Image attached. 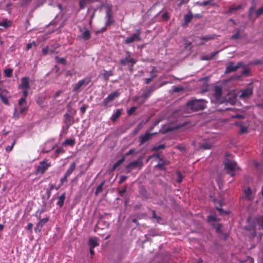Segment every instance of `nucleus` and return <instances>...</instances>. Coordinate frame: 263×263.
Masks as SVG:
<instances>
[{
	"mask_svg": "<svg viewBox=\"0 0 263 263\" xmlns=\"http://www.w3.org/2000/svg\"><path fill=\"white\" fill-rule=\"evenodd\" d=\"M157 77L156 75H152L151 78L145 79V84H148L153 79L156 78Z\"/></svg>",
	"mask_w": 263,
	"mask_h": 263,
	"instance_id": "52",
	"label": "nucleus"
},
{
	"mask_svg": "<svg viewBox=\"0 0 263 263\" xmlns=\"http://www.w3.org/2000/svg\"><path fill=\"white\" fill-rule=\"evenodd\" d=\"M250 73V70L248 68L244 69L241 72L242 75L248 76Z\"/></svg>",
	"mask_w": 263,
	"mask_h": 263,
	"instance_id": "58",
	"label": "nucleus"
},
{
	"mask_svg": "<svg viewBox=\"0 0 263 263\" xmlns=\"http://www.w3.org/2000/svg\"><path fill=\"white\" fill-rule=\"evenodd\" d=\"M89 245L90 248H95L99 245V243L97 242V240L96 238H92L89 240Z\"/></svg>",
	"mask_w": 263,
	"mask_h": 263,
	"instance_id": "32",
	"label": "nucleus"
},
{
	"mask_svg": "<svg viewBox=\"0 0 263 263\" xmlns=\"http://www.w3.org/2000/svg\"><path fill=\"white\" fill-rule=\"evenodd\" d=\"M42 53L43 55H46L49 53V46H46L43 49Z\"/></svg>",
	"mask_w": 263,
	"mask_h": 263,
	"instance_id": "55",
	"label": "nucleus"
},
{
	"mask_svg": "<svg viewBox=\"0 0 263 263\" xmlns=\"http://www.w3.org/2000/svg\"><path fill=\"white\" fill-rule=\"evenodd\" d=\"M200 147L204 149H210L212 147V145L210 143H205L201 144Z\"/></svg>",
	"mask_w": 263,
	"mask_h": 263,
	"instance_id": "42",
	"label": "nucleus"
},
{
	"mask_svg": "<svg viewBox=\"0 0 263 263\" xmlns=\"http://www.w3.org/2000/svg\"><path fill=\"white\" fill-rule=\"evenodd\" d=\"M239 68V66L234 65V63L231 62L226 67L225 73H229L235 71Z\"/></svg>",
	"mask_w": 263,
	"mask_h": 263,
	"instance_id": "22",
	"label": "nucleus"
},
{
	"mask_svg": "<svg viewBox=\"0 0 263 263\" xmlns=\"http://www.w3.org/2000/svg\"><path fill=\"white\" fill-rule=\"evenodd\" d=\"M37 218L40 221L36 223V227L35 228V231L36 232L37 231L41 232L43 226L49 220V217L41 219V216L36 215Z\"/></svg>",
	"mask_w": 263,
	"mask_h": 263,
	"instance_id": "11",
	"label": "nucleus"
},
{
	"mask_svg": "<svg viewBox=\"0 0 263 263\" xmlns=\"http://www.w3.org/2000/svg\"><path fill=\"white\" fill-rule=\"evenodd\" d=\"M141 31L140 29H137L136 33L132 34L131 36L127 37L124 41V43L129 44L134 42H139L141 41L140 37Z\"/></svg>",
	"mask_w": 263,
	"mask_h": 263,
	"instance_id": "7",
	"label": "nucleus"
},
{
	"mask_svg": "<svg viewBox=\"0 0 263 263\" xmlns=\"http://www.w3.org/2000/svg\"><path fill=\"white\" fill-rule=\"evenodd\" d=\"M121 111H122V109H117L115 113H114V114H112V115L111 116V118H110V120L112 121H116V120L120 117V116H121Z\"/></svg>",
	"mask_w": 263,
	"mask_h": 263,
	"instance_id": "28",
	"label": "nucleus"
},
{
	"mask_svg": "<svg viewBox=\"0 0 263 263\" xmlns=\"http://www.w3.org/2000/svg\"><path fill=\"white\" fill-rule=\"evenodd\" d=\"M155 167H158L161 170H163L165 169L164 164V163H159Z\"/></svg>",
	"mask_w": 263,
	"mask_h": 263,
	"instance_id": "60",
	"label": "nucleus"
},
{
	"mask_svg": "<svg viewBox=\"0 0 263 263\" xmlns=\"http://www.w3.org/2000/svg\"><path fill=\"white\" fill-rule=\"evenodd\" d=\"M120 95V92L118 91H114L110 93L108 96L104 99L102 104L104 107H107L109 103L112 102L115 99L118 98Z\"/></svg>",
	"mask_w": 263,
	"mask_h": 263,
	"instance_id": "9",
	"label": "nucleus"
},
{
	"mask_svg": "<svg viewBox=\"0 0 263 263\" xmlns=\"http://www.w3.org/2000/svg\"><path fill=\"white\" fill-rule=\"evenodd\" d=\"M104 184V182H102L96 189L95 192V195H98L99 193L102 192L103 186Z\"/></svg>",
	"mask_w": 263,
	"mask_h": 263,
	"instance_id": "41",
	"label": "nucleus"
},
{
	"mask_svg": "<svg viewBox=\"0 0 263 263\" xmlns=\"http://www.w3.org/2000/svg\"><path fill=\"white\" fill-rule=\"evenodd\" d=\"M222 96V89L219 86H216L214 88V93L212 97V101H214L215 103H219L221 102V98Z\"/></svg>",
	"mask_w": 263,
	"mask_h": 263,
	"instance_id": "5",
	"label": "nucleus"
},
{
	"mask_svg": "<svg viewBox=\"0 0 263 263\" xmlns=\"http://www.w3.org/2000/svg\"><path fill=\"white\" fill-rule=\"evenodd\" d=\"M87 108V106L85 104L83 105L80 108V111L82 114H84Z\"/></svg>",
	"mask_w": 263,
	"mask_h": 263,
	"instance_id": "53",
	"label": "nucleus"
},
{
	"mask_svg": "<svg viewBox=\"0 0 263 263\" xmlns=\"http://www.w3.org/2000/svg\"><path fill=\"white\" fill-rule=\"evenodd\" d=\"M135 149L134 148H132L129 151H128L125 155V157L133 154Z\"/></svg>",
	"mask_w": 263,
	"mask_h": 263,
	"instance_id": "63",
	"label": "nucleus"
},
{
	"mask_svg": "<svg viewBox=\"0 0 263 263\" xmlns=\"http://www.w3.org/2000/svg\"><path fill=\"white\" fill-rule=\"evenodd\" d=\"M16 142V140L14 139L10 146H8L6 147V151L8 152H10V151H11Z\"/></svg>",
	"mask_w": 263,
	"mask_h": 263,
	"instance_id": "45",
	"label": "nucleus"
},
{
	"mask_svg": "<svg viewBox=\"0 0 263 263\" xmlns=\"http://www.w3.org/2000/svg\"><path fill=\"white\" fill-rule=\"evenodd\" d=\"M55 153L58 154V155H59L60 154H62L63 153H64V149L61 147H58L56 151H55Z\"/></svg>",
	"mask_w": 263,
	"mask_h": 263,
	"instance_id": "57",
	"label": "nucleus"
},
{
	"mask_svg": "<svg viewBox=\"0 0 263 263\" xmlns=\"http://www.w3.org/2000/svg\"><path fill=\"white\" fill-rule=\"evenodd\" d=\"M254 193L252 192L250 187H248L243 191V194L241 196V198L251 201L254 199Z\"/></svg>",
	"mask_w": 263,
	"mask_h": 263,
	"instance_id": "12",
	"label": "nucleus"
},
{
	"mask_svg": "<svg viewBox=\"0 0 263 263\" xmlns=\"http://www.w3.org/2000/svg\"><path fill=\"white\" fill-rule=\"evenodd\" d=\"M81 37L85 41L90 39L91 37L90 31L88 29H85V31L81 34Z\"/></svg>",
	"mask_w": 263,
	"mask_h": 263,
	"instance_id": "26",
	"label": "nucleus"
},
{
	"mask_svg": "<svg viewBox=\"0 0 263 263\" xmlns=\"http://www.w3.org/2000/svg\"><path fill=\"white\" fill-rule=\"evenodd\" d=\"M131 53L129 51H125V57L121 59L120 64L122 66L128 65L132 68L137 62L136 59L130 58Z\"/></svg>",
	"mask_w": 263,
	"mask_h": 263,
	"instance_id": "2",
	"label": "nucleus"
},
{
	"mask_svg": "<svg viewBox=\"0 0 263 263\" xmlns=\"http://www.w3.org/2000/svg\"><path fill=\"white\" fill-rule=\"evenodd\" d=\"M18 88L26 89H29L30 88L29 78L28 77H23L21 79V83L18 85Z\"/></svg>",
	"mask_w": 263,
	"mask_h": 263,
	"instance_id": "17",
	"label": "nucleus"
},
{
	"mask_svg": "<svg viewBox=\"0 0 263 263\" xmlns=\"http://www.w3.org/2000/svg\"><path fill=\"white\" fill-rule=\"evenodd\" d=\"M76 162H72L70 164L69 167H68V168L67 169V170L66 172H67L68 173L71 174L72 173V172L76 169Z\"/></svg>",
	"mask_w": 263,
	"mask_h": 263,
	"instance_id": "34",
	"label": "nucleus"
},
{
	"mask_svg": "<svg viewBox=\"0 0 263 263\" xmlns=\"http://www.w3.org/2000/svg\"><path fill=\"white\" fill-rule=\"evenodd\" d=\"M254 13H255V7L252 6L249 8L248 17L250 20H253L254 18Z\"/></svg>",
	"mask_w": 263,
	"mask_h": 263,
	"instance_id": "35",
	"label": "nucleus"
},
{
	"mask_svg": "<svg viewBox=\"0 0 263 263\" xmlns=\"http://www.w3.org/2000/svg\"><path fill=\"white\" fill-rule=\"evenodd\" d=\"M66 198V193H63L58 198L57 205L61 208L63 206L64 202Z\"/></svg>",
	"mask_w": 263,
	"mask_h": 263,
	"instance_id": "24",
	"label": "nucleus"
},
{
	"mask_svg": "<svg viewBox=\"0 0 263 263\" xmlns=\"http://www.w3.org/2000/svg\"><path fill=\"white\" fill-rule=\"evenodd\" d=\"M142 164V162L140 160H135L130 162L126 166V168L127 170V173H130L132 170L136 168H141Z\"/></svg>",
	"mask_w": 263,
	"mask_h": 263,
	"instance_id": "13",
	"label": "nucleus"
},
{
	"mask_svg": "<svg viewBox=\"0 0 263 263\" xmlns=\"http://www.w3.org/2000/svg\"><path fill=\"white\" fill-rule=\"evenodd\" d=\"M156 134V133H149L146 132L143 135L139 137V145H141L150 140Z\"/></svg>",
	"mask_w": 263,
	"mask_h": 263,
	"instance_id": "15",
	"label": "nucleus"
},
{
	"mask_svg": "<svg viewBox=\"0 0 263 263\" xmlns=\"http://www.w3.org/2000/svg\"><path fill=\"white\" fill-rule=\"evenodd\" d=\"M222 227V226L221 224H220V223L217 224L215 227L216 232L218 233H221Z\"/></svg>",
	"mask_w": 263,
	"mask_h": 263,
	"instance_id": "49",
	"label": "nucleus"
},
{
	"mask_svg": "<svg viewBox=\"0 0 263 263\" xmlns=\"http://www.w3.org/2000/svg\"><path fill=\"white\" fill-rule=\"evenodd\" d=\"M157 87L155 85H153L151 86H150L149 87H146V89L147 90H148V91H149L152 94V93L155 90L157 89Z\"/></svg>",
	"mask_w": 263,
	"mask_h": 263,
	"instance_id": "47",
	"label": "nucleus"
},
{
	"mask_svg": "<svg viewBox=\"0 0 263 263\" xmlns=\"http://www.w3.org/2000/svg\"><path fill=\"white\" fill-rule=\"evenodd\" d=\"M247 130H248V128H247V127L244 126H240V130L239 132V134H243V133H247Z\"/></svg>",
	"mask_w": 263,
	"mask_h": 263,
	"instance_id": "50",
	"label": "nucleus"
},
{
	"mask_svg": "<svg viewBox=\"0 0 263 263\" xmlns=\"http://www.w3.org/2000/svg\"><path fill=\"white\" fill-rule=\"evenodd\" d=\"M127 178V176H121L120 177V180L119 181V183L121 184L123 182H124Z\"/></svg>",
	"mask_w": 263,
	"mask_h": 263,
	"instance_id": "56",
	"label": "nucleus"
},
{
	"mask_svg": "<svg viewBox=\"0 0 263 263\" xmlns=\"http://www.w3.org/2000/svg\"><path fill=\"white\" fill-rule=\"evenodd\" d=\"M98 1L99 0H77L81 9H84L88 4Z\"/></svg>",
	"mask_w": 263,
	"mask_h": 263,
	"instance_id": "20",
	"label": "nucleus"
},
{
	"mask_svg": "<svg viewBox=\"0 0 263 263\" xmlns=\"http://www.w3.org/2000/svg\"><path fill=\"white\" fill-rule=\"evenodd\" d=\"M30 2V0H23L21 3V5L22 6H24L27 5Z\"/></svg>",
	"mask_w": 263,
	"mask_h": 263,
	"instance_id": "64",
	"label": "nucleus"
},
{
	"mask_svg": "<svg viewBox=\"0 0 263 263\" xmlns=\"http://www.w3.org/2000/svg\"><path fill=\"white\" fill-rule=\"evenodd\" d=\"M125 156H123L120 160H118L112 166L111 170H115L118 166H119L124 161H125Z\"/></svg>",
	"mask_w": 263,
	"mask_h": 263,
	"instance_id": "29",
	"label": "nucleus"
},
{
	"mask_svg": "<svg viewBox=\"0 0 263 263\" xmlns=\"http://www.w3.org/2000/svg\"><path fill=\"white\" fill-rule=\"evenodd\" d=\"M253 91V86L252 84H250L246 88L241 90L239 97L242 99L248 98L252 95Z\"/></svg>",
	"mask_w": 263,
	"mask_h": 263,
	"instance_id": "8",
	"label": "nucleus"
},
{
	"mask_svg": "<svg viewBox=\"0 0 263 263\" xmlns=\"http://www.w3.org/2000/svg\"><path fill=\"white\" fill-rule=\"evenodd\" d=\"M193 17V14L191 11H189V13L184 16V23L183 26L185 27H187L189 23L191 22Z\"/></svg>",
	"mask_w": 263,
	"mask_h": 263,
	"instance_id": "21",
	"label": "nucleus"
},
{
	"mask_svg": "<svg viewBox=\"0 0 263 263\" xmlns=\"http://www.w3.org/2000/svg\"><path fill=\"white\" fill-rule=\"evenodd\" d=\"M65 182H67V178L64 175L60 179L61 185H62Z\"/></svg>",
	"mask_w": 263,
	"mask_h": 263,
	"instance_id": "54",
	"label": "nucleus"
},
{
	"mask_svg": "<svg viewBox=\"0 0 263 263\" xmlns=\"http://www.w3.org/2000/svg\"><path fill=\"white\" fill-rule=\"evenodd\" d=\"M106 22L105 26H108L114 23V21L111 17V9L110 8H107L106 11Z\"/></svg>",
	"mask_w": 263,
	"mask_h": 263,
	"instance_id": "18",
	"label": "nucleus"
},
{
	"mask_svg": "<svg viewBox=\"0 0 263 263\" xmlns=\"http://www.w3.org/2000/svg\"><path fill=\"white\" fill-rule=\"evenodd\" d=\"M91 82V79L89 77H85L83 79L79 81L77 83L72 85V91L78 92L83 85H87Z\"/></svg>",
	"mask_w": 263,
	"mask_h": 263,
	"instance_id": "4",
	"label": "nucleus"
},
{
	"mask_svg": "<svg viewBox=\"0 0 263 263\" xmlns=\"http://www.w3.org/2000/svg\"><path fill=\"white\" fill-rule=\"evenodd\" d=\"M255 222L258 225L259 229L263 230V216L256 218Z\"/></svg>",
	"mask_w": 263,
	"mask_h": 263,
	"instance_id": "31",
	"label": "nucleus"
},
{
	"mask_svg": "<svg viewBox=\"0 0 263 263\" xmlns=\"http://www.w3.org/2000/svg\"><path fill=\"white\" fill-rule=\"evenodd\" d=\"M50 166V163H47L45 160L40 162L35 169L36 174H44Z\"/></svg>",
	"mask_w": 263,
	"mask_h": 263,
	"instance_id": "3",
	"label": "nucleus"
},
{
	"mask_svg": "<svg viewBox=\"0 0 263 263\" xmlns=\"http://www.w3.org/2000/svg\"><path fill=\"white\" fill-rule=\"evenodd\" d=\"M219 52V51H216L212 52L210 55H203L201 57V60H206V61L210 60L212 59Z\"/></svg>",
	"mask_w": 263,
	"mask_h": 263,
	"instance_id": "27",
	"label": "nucleus"
},
{
	"mask_svg": "<svg viewBox=\"0 0 263 263\" xmlns=\"http://www.w3.org/2000/svg\"><path fill=\"white\" fill-rule=\"evenodd\" d=\"M75 144V140L72 139H66L63 143V145L73 146Z\"/></svg>",
	"mask_w": 263,
	"mask_h": 263,
	"instance_id": "33",
	"label": "nucleus"
},
{
	"mask_svg": "<svg viewBox=\"0 0 263 263\" xmlns=\"http://www.w3.org/2000/svg\"><path fill=\"white\" fill-rule=\"evenodd\" d=\"M219 220L215 215H209L207 217V221L209 222H216Z\"/></svg>",
	"mask_w": 263,
	"mask_h": 263,
	"instance_id": "37",
	"label": "nucleus"
},
{
	"mask_svg": "<svg viewBox=\"0 0 263 263\" xmlns=\"http://www.w3.org/2000/svg\"><path fill=\"white\" fill-rule=\"evenodd\" d=\"M152 93L146 88L141 96L136 97V100L140 104H143L146 100L151 96Z\"/></svg>",
	"mask_w": 263,
	"mask_h": 263,
	"instance_id": "10",
	"label": "nucleus"
},
{
	"mask_svg": "<svg viewBox=\"0 0 263 263\" xmlns=\"http://www.w3.org/2000/svg\"><path fill=\"white\" fill-rule=\"evenodd\" d=\"M59 46L57 44H55L51 46H49V54H53L54 53H58V52H56L55 50Z\"/></svg>",
	"mask_w": 263,
	"mask_h": 263,
	"instance_id": "39",
	"label": "nucleus"
},
{
	"mask_svg": "<svg viewBox=\"0 0 263 263\" xmlns=\"http://www.w3.org/2000/svg\"><path fill=\"white\" fill-rule=\"evenodd\" d=\"M241 8V5H238L237 6H232L229 8V12H232V11H233L234 10H239Z\"/></svg>",
	"mask_w": 263,
	"mask_h": 263,
	"instance_id": "46",
	"label": "nucleus"
},
{
	"mask_svg": "<svg viewBox=\"0 0 263 263\" xmlns=\"http://www.w3.org/2000/svg\"><path fill=\"white\" fill-rule=\"evenodd\" d=\"M1 83V81H0V83ZM9 97L8 91L6 89H2L0 88V99L5 104H9L8 98Z\"/></svg>",
	"mask_w": 263,
	"mask_h": 263,
	"instance_id": "16",
	"label": "nucleus"
},
{
	"mask_svg": "<svg viewBox=\"0 0 263 263\" xmlns=\"http://www.w3.org/2000/svg\"><path fill=\"white\" fill-rule=\"evenodd\" d=\"M236 167L237 164L235 161L228 160L224 163V168L229 170L228 174L232 177L235 175L234 171Z\"/></svg>",
	"mask_w": 263,
	"mask_h": 263,
	"instance_id": "6",
	"label": "nucleus"
},
{
	"mask_svg": "<svg viewBox=\"0 0 263 263\" xmlns=\"http://www.w3.org/2000/svg\"><path fill=\"white\" fill-rule=\"evenodd\" d=\"M207 102L204 99H192L186 104V109L191 111H198L203 110L206 106Z\"/></svg>",
	"mask_w": 263,
	"mask_h": 263,
	"instance_id": "1",
	"label": "nucleus"
},
{
	"mask_svg": "<svg viewBox=\"0 0 263 263\" xmlns=\"http://www.w3.org/2000/svg\"><path fill=\"white\" fill-rule=\"evenodd\" d=\"M126 191V186H124L123 188L119 191L120 196H122Z\"/></svg>",
	"mask_w": 263,
	"mask_h": 263,
	"instance_id": "62",
	"label": "nucleus"
},
{
	"mask_svg": "<svg viewBox=\"0 0 263 263\" xmlns=\"http://www.w3.org/2000/svg\"><path fill=\"white\" fill-rule=\"evenodd\" d=\"M180 127V125H178L176 127H172L170 126H167V127L166 128H165L164 133H167V132H170V131H172L176 128H179Z\"/></svg>",
	"mask_w": 263,
	"mask_h": 263,
	"instance_id": "44",
	"label": "nucleus"
},
{
	"mask_svg": "<svg viewBox=\"0 0 263 263\" xmlns=\"http://www.w3.org/2000/svg\"><path fill=\"white\" fill-rule=\"evenodd\" d=\"M246 229L250 232V236L251 238H254L256 235V227L254 225L249 227H246Z\"/></svg>",
	"mask_w": 263,
	"mask_h": 263,
	"instance_id": "25",
	"label": "nucleus"
},
{
	"mask_svg": "<svg viewBox=\"0 0 263 263\" xmlns=\"http://www.w3.org/2000/svg\"><path fill=\"white\" fill-rule=\"evenodd\" d=\"M55 60L58 63L62 64L63 65L66 64V60L64 58H59V57L57 56L55 57Z\"/></svg>",
	"mask_w": 263,
	"mask_h": 263,
	"instance_id": "38",
	"label": "nucleus"
},
{
	"mask_svg": "<svg viewBox=\"0 0 263 263\" xmlns=\"http://www.w3.org/2000/svg\"><path fill=\"white\" fill-rule=\"evenodd\" d=\"M23 90V97L25 99L27 97L28 95V90L29 89H22Z\"/></svg>",
	"mask_w": 263,
	"mask_h": 263,
	"instance_id": "59",
	"label": "nucleus"
},
{
	"mask_svg": "<svg viewBox=\"0 0 263 263\" xmlns=\"http://www.w3.org/2000/svg\"><path fill=\"white\" fill-rule=\"evenodd\" d=\"M33 228V224L32 223H28L27 226L26 227V229L29 231L30 232H32Z\"/></svg>",
	"mask_w": 263,
	"mask_h": 263,
	"instance_id": "61",
	"label": "nucleus"
},
{
	"mask_svg": "<svg viewBox=\"0 0 263 263\" xmlns=\"http://www.w3.org/2000/svg\"><path fill=\"white\" fill-rule=\"evenodd\" d=\"M165 147V145L164 144H160L158 146H154L152 148V150L154 151H158L159 149H164Z\"/></svg>",
	"mask_w": 263,
	"mask_h": 263,
	"instance_id": "43",
	"label": "nucleus"
},
{
	"mask_svg": "<svg viewBox=\"0 0 263 263\" xmlns=\"http://www.w3.org/2000/svg\"><path fill=\"white\" fill-rule=\"evenodd\" d=\"M240 37L239 30H238L234 34L231 36V40H236Z\"/></svg>",
	"mask_w": 263,
	"mask_h": 263,
	"instance_id": "48",
	"label": "nucleus"
},
{
	"mask_svg": "<svg viewBox=\"0 0 263 263\" xmlns=\"http://www.w3.org/2000/svg\"><path fill=\"white\" fill-rule=\"evenodd\" d=\"M4 72L6 77L10 78L12 76L13 69L12 68L6 69L4 70Z\"/></svg>",
	"mask_w": 263,
	"mask_h": 263,
	"instance_id": "40",
	"label": "nucleus"
},
{
	"mask_svg": "<svg viewBox=\"0 0 263 263\" xmlns=\"http://www.w3.org/2000/svg\"><path fill=\"white\" fill-rule=\"evenodd\" d=\"M136 107L133 106L129 109L127 110V114L128 115H132L133 112L136 110Z\"/></svg>",
	"mask_w": 263,
	"mask_h": 263,
	"instance_id": "51",
	"label": "nucleus"
},
{
	"mask_svg": "<svg viewBox=\"0 0 263 263\" xmlns=\"http://www.w3.org/2000/svg\"><path fill=\"white\" fill-rule=\"evenodd\" d=\"M103 73L101 74V76L103 79L107 82L109 80V77L114 75V72L112 70H110L109 71H107L106 70H103Z\"/></svg>",
	"mask_w": 263,
	"mask_h": 263,
	"instance_id": "23",
	"label": "nucleus"
},
{
	"mask_svg": "<svg viewBox=\"0 0 263 263\" xmlns=\"http://www.w3.org/2000/svg\"><path fill=\"white\" fill-rule=\"evenodd\" d=\"M263 14V6L255 11V16L253 20H255L256 18L260 16Z\"/></svg>",
	"mask_w": 263,
	"mask_h": 263,
	"instance_id": "36",
	"label": "nucleus"
},
{
	"mask_svg": "<svg viewBox=\"0 0 263 263\" xmlns=\"http://www.w3.org/2000/svg\"><path fill=\"white\" fill-rule=\"evenodd\" d=\"M26 102V99L23 97L20 98L18 100V105L20 106V112L21 114L23 113L27 109L28 107L24 105Z\"/></svg>",
	"mask_w": 263,
	"mask_h": 263,
	"instance_id": "19",
	"label": "nucleus"
},
{
	"mask_svg": "<svg viewBox=\"0 0 263 263\" xmlns=\"http://www.w3.org/2000/svg\"><path fill=\"white\" fill-rule=\"evenodd\" d=\"M64 123L65 124V128L66 131L68 130L69 127L72 125L74 123V117L70 115L68 113H66L64 115ZM67 132H66V133Z\"/></svg>",
	"mask_w": 263,
	"mask_h": 263,
	"instance_id": "14",
	"label": "nucleus"
},
{
	"mask_svg": "<svg viewBox=\"0 0 263 263\" xmlns=\"http://www.w3.org/2000/svg\"><path fill=\"white\" fill-rule=\"evenodd\" d=\"M12 22L10 21L7 20H4L0 22V26H3L6 28L9 27L11 26Z\"/></svg>",
	"mask_w": 263,
	"mask_h": 263,
	"instance_id": "30",
	"label": "nucleus"
}]
</instances>
